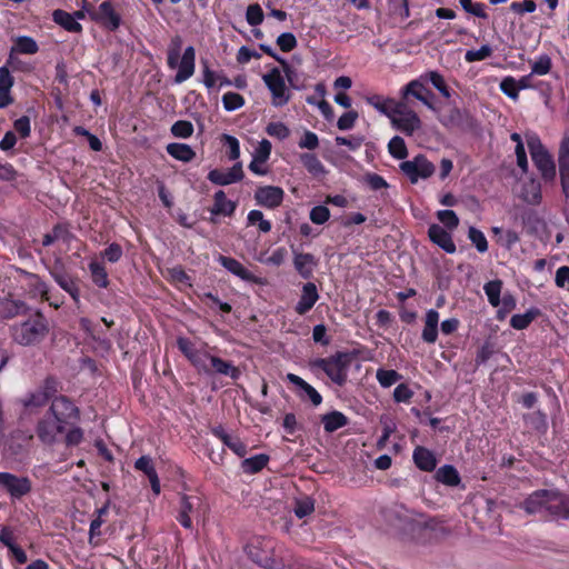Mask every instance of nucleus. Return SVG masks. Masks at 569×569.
<instances>
[{"mask_svg":"<svg viewBox=\"0 0 569 569\" xmlns=\"http://www.w3.org/2000/svg\"><path fill=\"white\" fill-rule=\"evenodd\" d=\"M10 330L14 342L29 347L43 341L50 331V327L44 315L37 310L27 320L13 325Z\"/></svg>","mask_w":569,"mask_h":569,"instance_id":"f257e3e1","label":"nucleus"},{"mask_svg":"<svg viewBox=\"0 0 569 569\" xmlns=\"http://www.w3.org/2000/svg\"><path fill=\"white\" fill-rule=\"evenodd\" d=\"M183 40L180 36H174L168 47L167 64L170 69H178L173 81L174 83H182L194 73L196 66V50L192 46L184 49L183 54L180 58Z\"/></svg>","mask_w":569,"mask_h":569,"instance_id":"f03ea898","label":"nucleus"},{"mask_svg":"<svg viewBox=\"0 0 569 569\" xmlns=\"http://www.w3.org/2000/svg\"><path fill=\"white\" fill-rule=\"evenodd\" d=\"M526 140L532 162L537 170L540 172L541 178L545 181H553L557 171L551 153L542 144L540 138L537 134H527Z\"/></svg>","mask_w":569,"mask_h":569,"instance_id":"7ed1b4c3","label":"nucleus"},{"mask_svg":"<svg viewBox=\"0 0 569 569\" xmlns=\"http://www.w3.org/2000/svg\"><path fill=\"white\" fill-rule=\"evenodd\" d=\"M350 362V357L346 352H336L328 358H317L310 361L312 369L322 370L332 382L338 386H343L347 381V370Z\"/></svg>","mask_w":569,"mask_h":569,"instance_id":"20e7f679","label":"nucleus"},{"mask_svg":"<svg viewBox=\"0 0 569 569\" xmlns=\"http://www.w3.org/2000/svg\"><path fill=\"white\" fill-rule=\"evenodd\" d=\"M262 79L271 92V102L274 107H282L288 103L290 92L286 87L284 79L279 68H272L262 76Z\"/></svg>","mask_w":569,"mask_h":569,"instance_id":"39448f33","label":"nucleus"},{"mask_svg":"<svg viewBox=\"0 0 569 569\" xmlns=\"http://www.w3.org/2000/svg\"><path fill=\"white\" fill-rule=\"evenodd\" d=\"M0 488L8 492L13 500H20L32 490L28 477H18L10 472H0Z\"/></svg>","mask_w":569,"mask_h":569,"instance_id":"423d86ee","label":"nucleus"},{"mask_svg":"<svg viewBox=\"0 0 569 569\" xmlns=\"http://www.w3.org/2000/svg\"><path fill=\"white\" fill-rule=\"evenodd\" d=\"M400 169L412 183H417L419 179H427L435 172V166L423 156L403 161Z\"/></svg>","mask_w":569,"mask_h":569,"instance_id":"0eeeda50","label":"nucleus"},{"mask_svg":"<svg viewBox=\"0 0 569 569\" xmlns=\"http://www.w3.org/2000/svg\"><path fill=\"white\" fill-rule=\"evenodd\" d=\"M91 20L101 24L109 31H116L121 24V16L114 10L110 1H103L98 9L90 11Z\"/></svg>","mask_w":569,"mask_h":569,"instance_id":"6e6552de","label":"nucleus"},{"mask_svg":"<svg viewBox=\"0 0 569 569\" xmlns=\"http://www.w3.org/2000/svg\"><path fill=\"white\" fill-rule=\"evenodd\" d=\"M545 518L549 520L569 519V498L549 490Z\"/></svg>","mask_w":569,"mask_h":569,"instance_id":"1a4fd4ad","label":"nucleus"},{"mask_svg":"<svg viewBox=\"0 0 569 569\" xmlns=\"http://www.w3.org/2000/svg\"><path fill=\"white\" fill-rule=\"evenodd\" d=\"M560 186L566 201H569V134L566 133L558 149Z\"/></svg>","mask_w":569,"mask_h":569,"instance_id":"9d476101","label":"nucleus"},{"mask_svg":"<svg viewBox=\"0 0 569 569\" xmlns=\"http://www.w3.org/2000/svg\"><path fill=\"white\" fill-rule=\"evenodd\" d=\"M271 142L262 139L251 153V173L257 176H267L270 172L268 160L271 154Z\"/></svg>","mask_w":569,"mask_h":569,"instance_id":"9b49d317","label":"nucleus"},{"mask_svg":"<svg viewBox=\"0 0 569 569\" xmlns=\"http://www.w3.org/2000/svg\"><path fill=\"white\" fill-rule=\"evenodd\" d=\"M50 276L58 283V286L68 292L74 303H80V289L78 286V279L69 274L63 266H54L49 270Z\"/></svg>","mask_w":569,"mask_h":569,"instance_id":"f8f14e48","label":"nucleus"},{"mask_svg":"<svg viewBox=\"0 0 569 569\" xmlns=\"http://www.w3.org/2000/svg\"><path fill=\"white\" fill-rule=\"evenodd\" d=\"M49 413L63 426L70 419L79 418V409L66 396L54 397Z\"/></svg>","mask_w":569,"mask_h":569,"instance_id":"ddd939ff","label":"nucleus"},{"mask_svg":"<svg viewBox=\"0 0 569 569\" xmlns=\"http://www.w3.org/2000/svg\"><path fill=\"white\" fill-rule=\"evenodd\" d=\"M207 178L217 186H228L241 181L244 178L242 163L236 162L229 169H212Z\"/></svg>","mask_w":569,"mask_h":569,"instance_id":"4468645a","label":"nucleus"},{"mask_svg":"<svg viewBox=\"0 0 569 569\" xmlns=\"http://www.w3.org/2000/svg\"><path fill=\"white\" fill-rule=\"evenodd\" d=\"M426 83L427 82L421 79V76L418 79L411 80L401 89L402 99L408 100L409 97H413L429 109H433V104L431 102L433 93L426 87Z\"/></svg>","mask_w":569,"mask_h":569,"instance_id":"2eb2a0df","label":"nucleus"},{"mask_svg":"<svg viewBox=\"0 0 569 569\" xmlns=\"http://www.w3.org/2000/svg\"><path fill=\"white\" fill-rule=\"evenodd\" d=\"M202 500L199 496H188L182 495L179 502V512L177 516V520L181 523V526L186 529L192 528L191 517L194 516Z\"/></svg>","mask_w":569,"mask_h":569,"instance_id":"dca6fc26","label":"nucleus"},{"mask_svg":"<svg viewBox=\"0 0 569 569\" xmlns=\"http://www.w3.org/2000/svg\"><path fill=\"white\" fill-rule=\"evenodd\" d=\"M283 190L276 186L259 187L254 192L257 204L273 209L281 204L283 200Z\"/></svg>","mask_w":569,"mask_h":569,"instance_id":"f3484780","label":"nucleus"},{"mask_svg":"<svg viewBox=\"0 0 569 569\" xmlns=\"http://www.w3.org/2000/svg\"><path fill=\"white\" fill-rule=\"evenodd\" d=\"M287 380L296 387L297 395L301 400L308 399L313 406H319L322 402L321 395L301 377L288 373Z\"/></svg>","mask_w":569,"mask_h":569,"instance_id":"a211bd4d","label":"nucleus"},{"mask_svg":"<svg viewBox=\"0 0 569 569\" xmlns=\"http://www.w3.org/2000/svg\"><path fill=\"white\" fill-rule=\"evenodd\" d=\"M64 426L57 419H41L36 428L38 438L43 442L51 445L56 441V437L63 432Z\"/></svg>","mask_w":569,"mask_h":569,"instance_id":"6ab92c4d","label":"nucleus"},{"mask_svg":"<svg viewBox=\"0 0 569 569\" xmlns=\"http://www.w3.org/2000/svg\"><path fill=\"white\" fill-rule=\"evenodd\" d=\"M429 239L447 253H455L457 248L451 237V231L432 223L428 229Z\"/></svg>","mask_w":569,"mask_h":569,"instance_id":"aec40b11","label":"nucleus"},{"mask_svg":"<svg viewBox=\"0 0 569 569\" xmlns=\"http://www.w3.org/2000/svg\"><path fill=\"white\" fill-rule=\"evenodd\" d=\"M317 266L318 259L312 253L293 250V267L301 278H312Z\"/></svg>","mask_w":569,"mask_h":569,"instance_id":"412c9836","label":"nucleus"},{"mask_svg":"<svg viewBox=\"0 0 569 569\" xmlns=\"http://www.w3.org/2000/svg\"><path fill=\"white\" fill-rule=\"evenodd\" d=\"M319 300L317 286L313 282H307L302 286L301 296L297 302L295 310L302 316L310 311Z\"/></svg>","mask_w":569,"mask_h":569,"instance_id":"4be33fe9","label":"nucleus"},{"mask_svg":"<svg viewBox=\"0 0 569 569\" xmlns=\"http://www.w3.org/2000/svg\"><path fill=\"white\" fill-rule=\"evenodd\" d=\"M30 307L22 300H14L11 298L0 299V319L8 320L20 315H27Z\"/></svg>","mask_w":569,"mask_h":569,"instance_id":"5701e85b","label":"nucleus"},{"mask_svg":"<svg viewBox=\"0 0 569 569\" xmlns=\"http://www.w3.org/2000/svg\"><path fill=\"white\" fill-rule=\"evenodd\" d=\"M548 492L549 490H538L531 493L523 502L526 512L545 518Z\"/></svg>","mask_w":569,"mask_h":569,"instance_id":"b1692460","label":"nucleus"},{"mask_svg":"<svg viewBox=\"0 0 569 569\" xmlns=\"http://www.w3.org/2000/svg\"><path fill=\"white\" fill-rule=\"evenodd\" d=\"M392 126L407 136L413 134L421 127V121L415 111H408L401 117L391 120Z\"/></svg>","mask_w":569,"mask_h":569,"instance_id":"393cba45","label":"nucleus"},{"mask_svg":"<svg viewBox=\"0 0 569 569\" xmlns=\"http://www.w3.org/2000/svg\"><path fill=\"white\" fill-rule=\"evenodd\" d=\"M439 312L435 309H429L425 317V327L422 329L421 338L427 343H435L438 338Z\"/></svg>","mask_w":569,"mask_h":569,"instance_id":"a878e982","label":"nucleus"},{"mask_svg":"<svg viewBox=\"0 0 569 569\" xmlns=\"http://www.w3.org/2000/svg\"><path fill=\"white\" fill-rule=\"evenodd\" d=\"M178 349L197 367L203 366L207 353H201L194 343L184 337L177 339Z\"/></svg>","mask_w":569,"mask_h":569,"instance_id":"bb28decb","label":"nucleus"},{"mask_svg":"<svg viewBox=\"0 0 569 569\" xmlns=\"http://www.w3.org/2000/svg\"><path fill=\"white\" fill-rule=\"evenodd\" d=\"M412 459L416 466L422 471H433L437 466V459L432 451L418 446L412 453Z\"/></svg>","mask_w":569,"mask_h":569,"instance_id":"cd10ccee","label":"nucleus"},{"mask_svg":"<svg viewBox=\"0 0 569 569\" xmlns=\"http://www.w3.org/2000/svg\"><path fill=\"white\" fill-rule=\"evenodd\" d=\"M53 21L69 32L80 33L82 26L74 20V17L61 9H57L52 12Z\"/></svg>","mask_w":569,"mask_h":569,"instance_id":"c85d7f7f","label":"nucleus"},{"mask_svg":"<svg viewBox=\"0 0 569 569\" xmlns=\"http://www.w3.org/2000/svg\"><path fill=\"white\" fill-rule=\"evenodd\" d=\"M202 76H203V84L211 89L213 88L217 82L219 83V87L230 86L231 81L222 73V72H214L212 71L207 61H202Z\"/></svg>","mask_w":569,"mask_h":569,"instance_id":"c756f323","label":"nucleus"},{"mask_svg":"<svg viewBox=\"0 0 569 569\" xmlns=\"http://www.w3.org/2000/svg\"><path fill=\"white\" fill-rule=\"evenodd\" d=\"M522 199L530 204H538L541 201V186L536 179L525 182L521 189Z\"/></svg>","mask_w":569,"mask_h":569,"instance_id":"7c9ffc66","label":"nucleus"},{"mask_svg":"<svg viewBox=\"0 0 569 569\" xmlns=\"http://www.w3.org/2000/svg\"><path fill=\"white\" fill-rule=\"evenodd\" d=\"M321 421L327 432H335L348 425V418L342 412L336 410L323 415Z\"/></svg>","mask_w":569,"mask_h":569,"instance_id":"2f4dec72","label":"nucleus"},{"mask_svg":"<svg viewBox=\"0 0 569 569\" xmlns=\"http://www.w3.org/2000/svg\"><path fill=\"white\" fill-rule=\"evenodd\" d=\"M437 481L449 486L456 487L460 483L461 479L457 469L451 465H445L436 471Z\"/></svg>","mask_w":569,"mask_h":569,"instance_id":"473e14b6","label":"nucleus"},{"mask_svg":"<svg viewBox=\"0 0 569 569\" xmlns=\"http://www.w3.org/2000/svg\"><path fill=\"white\" fill-rule=\"evenodd\" d=\"M167 152L174 159L182 162H190L196 157V152L192 148L184 143H169L167 146Z\"/></svg>","mask_w":569,"mask_h":569,"instance_id":"72a5a7b5","label":"nucleus"},{"mask_svg":"<svg viewBox=\"0 0 569 569\" xmlns=\"http://www.w3.org/2000/svg\"><path fill=\"white\" fill-rule=\"evenodd\" d=\"M26 284L31 297L36 298L40 296L43 300H49L48 284L37 273H33L31 277H29V280L26 281Z\"/></svg>","mask_w":569,"mask_h":569,"instance_id":"f704fd0d","label":"nucleus"},{"mask_svg":"<svg viewBox=\"0 0 569 569\" xmlns=\"http://www.w3.org/2000/svg\"><path fill=\"white\" fill-rule=\"evenodd\" d=\"M539 315V310L531 308L525 313L513 315L510 319V326L516 330H523L530 326V323Z\"/></svg>","mask_w":569,"mask_h":569,"instance_id":"c9c22d12","label":"nucleus"},{"mask_svg":"<svg viewBox=\"0 0 569 569\" xmlns=\"http://www.w3.org/2000/svg\"><path fill=\"white\" fill-rule=\"evenodd\" d=\"M218 261L221 263L222 267H224L229 272L233 273L234 276H238L243 280L249 279V272L247 271V269L234 258L220 254L218 257Z\"/></svg>","mask_w":569,"mask_h":569,"instance_id":"e433bc0d","label":"nucleus"},{"mask_svg":"<svg viewBox=\"0 0 569 569\" xmlns=\"http://www.w3.org/2000/svg\"><path fill=\"white\" fill-rule=\"evenodd\" d=\"M17 51L23 54H34L39 51L37 41L28 36L18 37L14 46L11 48V53Z\"/></svg>","mask_w":569,"mask_h":569,"instance_id":"4c0bfd02","label":"nucleus"},{"mask_svg":"<svg viewBox=\"0 0 569 569\" xmlns=\"http://www.w3.org/2000/svg\"><path fill=\"white\" fill-rule=\"evenodd\" d=\"M234 210V204L227 200L226 193L222 190H219L214 193V203L211 209L213 214H231Z\"/></svg>","mask_w":569,"mask_h":569,"instance_id":"58836bf2","label":"nucleus"},{"mask_svg":"<svg viewBox=\"0 0 569 569\" xmlns=\"http://www.w3.org/2000/svg\"><path fill=\"white\" fill-rule=\"evenodd\" d=\"M220 142L224 149V153L230 161L237 160L240 157V146L236 137L223 133L220 137Z\"/></svg>","mask_w":569,"mask_h":569,"instance_id":"ea45409f","label":"nucleus"},{"mask_svg":"<svg viewBox=\"0 0 569 569\" xmlns=\"http://www.w3.org/2000/svg\"><path fill=\"white\" fill-rule=\"evenodd\" d=\"M89 270L96 286L99 288H107L109 286L108 272L102 263L91 261L89 263Z\"/></svg>","mask_w":569,"mask_h":569,"instance_id":"a19ab883","label":"nucleus"},{"mask_svg":"<svg viewBox=\"0 0 569 569\" xmlns=\"http://www.w3.org/2000/svg\"><path fill=\"white\" fill-rule=\"evenodd\" d=\"M300 161L309 173L313 176H320L326 172L323 164L313 153H302Z\"/></svg>","mask_w":569,"mask_h":569,"instance_id":"79ce46f5","label":"nucleus"},{"mask_svg":"<svg viewBox=\"0 0 569 569\" xmlns=\"http://www.w3.org/2000/svg\"><path fill=\"white\" fill-rule=\"evenodd\" d=\"M206 360L210 361L211 368L218 372L226 376H231L234 378L237 376V368H234L230 362L224 361L223 359L214 356H208L206 357Z\"/></svg>","mask_w":569,"mask_h":569,"instance_id":"37998d69","label":"nucleus"},{"mask_svg":"<svg viewBox=\"0 0 569 569\" xmlns=\"http://www.w3.org/2000/svg\"><path fill=\"white\" fill-rule=\"evenodd\" d=\"M502 281L501 280H492L487 282L483 286L485 293L488 298L489 303L492 307L500 306V295H501Z\"/></svg>","mask_w":569,"mask_h":569,"instance_id":"c03bdc74","label":"nucleus"},{"mask_svg":"<svg viewBox=\"0 0 569 569\" xmlns=\"http://www.w3.org/2000/svg\"><path fill=\"white\" fill-rule=\"evenodd\" d=\"M376 378L382 388H389L400 381L402 376L393 369L387 370L380 368L376 372Z\"/></svg>","mask_w":569,"mask_h":569,"instance_id":"a18cd8bd","label":"nucleus"},{"mask_svg":"<svg viewBox=\"0 0 569 569\" xmlns=\"http://www.w3.org/2000/svg\"><path fill=\"white\" fill-rule=\"evenodd\" d=\"M552 68L551 58L547 53L539 54L531 63L532 76H546Z\"/></svg>","mask_w":569,"mask_h":569,"instance_id":"49530a36","label":"nucleus"},{"mask_svg":"<svg viewBox=\"0 0 569 569\" xmlns=\"http://www.w3.org/2000/svg\"><path fill=\"white\" fill-rule=\"evenodd\" d=\"M392 100L393 99H391V98H385L379 94H373V96L366 98V101L370 106H372L377 111L387 116L388 118H389V113L391 111Z\"/></svg>","mask_w":569,"mask_h":569,"instance_id":"de8ad7c7","label":"nucleus"},{"mask_svg":"<svg viewBox=\"0 0 569 569\" xmlns=\"http://www.w3.org/2000/svg\"><path fill=\"white\" fill-rule=\"evenodd\" d=\"M437 219L443 224V228L453 231L459 226V218L453 210L446 209L437 211Z\"/></svg>","mask_w":569,"mask_h":569,"instance_id":"09e8293b","label":"nucleus"},{"mask_svg":"<svg viewBox=\"0 0 569 569\" xmlns=\"http://www.w3.org/2000/svg\"><path fill=\"white\" fill-rule=\"evenodd\" d=\"M468 239L476 247L478 252L485 253L488 250V241L485 233L476 227H470L468 230Z\"/></svg>","mask_w":569,"mask_h":569,"instance_id":"8fccbe9b","label":"nucleus"},{"mask_svg":"<svg viewBox=\"0 0 569 569\" xmlns=\"http://www.w3.org/2000/svg\"><path fill=\"white\" fill-rule=\"evenodd\" d=\"M462 9L480 19H488V14L486 12V6L481 2H473L472 0H459Z\"/></svg>","mask_w":569,"mask_h":569,"instance_id":"3c124183","label":"nucleus"},{"mask_svg":"<svg viewBox=\"0 0 569 569\" xmlns=\"http://www.w3.org/2000/svg\"><path fill=\"white\" fill-rule=\"evenodd\" d=\"M500 90L502 91L503 94H506L507 97H509L510 99L512 100H517L518 97H519V86H518V82H517V79H515L513 77H505L501 82H500Z\"/></svg>","mask_w":569,"mask_h":569,"instance_id":"603ef678","label":"nucleus"},{"mask_svg":"<svg viewBox=\"0 0 569 569\" xmlns=\"http://www.w3.org/2000/svg\"><path fill=\"white\" fill-rule=\"evenodd\" d=\"M266 132L278 140H284L290 136V129L281 121L269 122Z\"/></svg>","mask_w":569,"mask_h":569,"instance_id":"864d4df0","label":"nucleus"},{"mask_svg":"<svg viewBox=\"0 0 569 569\" xmlns=\"http://www.w3.org/2000/svg\"><path fill=\"white\" fill-rule=\"evenodd\" d=\"M388 149L390 154L396 159H405L408 154L405 140L399 136L393 137L389 141Z\"/></svg>","mask_w":569,"mask_h":569,"instance_id":"5fc2aeb1","label":"nucleus"},{"mask_svg":"<svg viewBox=\"0 0 569 569\" xmlns=\"http://www.w3.org/2000/svg\"><path fill=\"white\" fill-rule=\"evenodd\" d=\"M492 54V48L489 44H483L479 49L468 50L465 54V60L469 63L482 61Z\"/></svg>","mask_w":569,"mask_h":569,"instance_id":"6e6d98bb","label":"nucleus"},{"mask_svg":"<svg viewBox=\"0 0 569 569\" xmlns=\"http://www.w3.org/2000/svg\"><path fill=\"white\" fill-rule=\"evenodd\" d=\"M222 104L227 111H234L244 104V98L237 92H227L222 96Z\"/></svg>","mask_w":569,"mask_h":569,"instance_id":"4d7b16f0","label":"nucleus"},{"mask_svg":"<svg viewBox=\"0 0 569 569\" xmlns=\"http://www.w3.org/2000/svg\"><path fill=\"white\" fill-rule=\"evenodd\" d=\"M49 400L39 390L28 393L21 399V405L24 408H40L43 407Z\"/></svg>","mask_w":569,"mask_h":569,"instance_id":"13d9d810","label":"nucleus"},{"mask_svg":"<svg viewBox=\"0 0 569 569\" xmlns=\"http://www.w3.org/2000/svg\"><path fill=\"white\" fill-rule=\"evenodd\" d=\"M171 133L177 138H189L193 133V126L190 121L178 120L172 124Z\"/></svg>","mask_w":569,"mask_h":569,"instance_id":"bf43d9fd","label":"nucleus"},{"mask_svg":"<svg viewBox=\"0 0 569 569\" xmlns=\"http://www.w3.org/2000/svg\"><path fill=\"white\" fill-rule=\"evenodd\" d=\"M315 510V502L310 497H306L296 501L295 515L302 519Z\"/></svg>","mask_w":569,"mask_h":569,"instance_id":"052dcab7","label":"nucleus"},{"mask_svg":"<svg viewBox=\"0 0 569 569\" xmlns=\"http://www.w3.org/2000/svg\"><path fill=\"white\" fill-rule=\"evenodd\" d=\"M38 390L50 400L59 391V381L53 377H47Z\"/></svg>","mask_w":569,"mask_h":569,"instance_id":"680f3d73","label":"nucleus"},{"mask_svg":"<svg viewBox=\"0 0 569 569\" xmlns=\"http://www.w3.org/2000/svg\"><path fill=\"white\" fill-rule=\"evenodd\" d=\"M310 220L316 224H323L330 218V211L325 206L313 207L310 211Z\"/></svg>","mask_w":569,"mask_h":569,"instance_id":"e2e57ef3","label":"nucleus"},{"mask_svg":"<svg viewBox=\"0 0 569 569\" xmlns=\"http://www.w3.org/2000/svg\"><path fill=\"white\" fill-rule=\"evenodd\" d=\"M277 44L282 51L289 52L296 48L297 39L291 32H283L280 36H278Z\"/></svg>","mask_w":569,"mask_h":569,"instance_id":"0e129e2a","label":"nucleus"},{"mask_svg":"<svg viewBox=\"0 0 569 569\" xmlns=\"http://www.w3.org/2000/svg\"><path fill=\"white\" fill-rule=\"evenodd\" d=\"M358 119V112L355 110H350L345 112L337 122V127L340 130H350L355 127V123Z\"/></svg>","mask_w":569,"mask_h":569,"instance_id":"69168bd1","label":"nucleus"},{"mask_svg":"<svg viewBox=\"0 0 569 569\" xmlns=\"http://www.w3.org/2000/svg\"><path fill=\"white\" fill-rule=\"evenodd\" d=\"M299 148L315 150L319 147V138L312 131H305L302 138L298 142Z\"/></svg>","mask_w":569,"mask_h":569,"instance_id":"338daca9","label":"nucleus"},{"mask_svg":"<svg viewBox=\"0 0 569 569\" xmlns=\"http://www.w3.org/2000/svg\"><path fill=\"white\" fill-rule=\"evenodd\" d=\"M556 286L569 290V267L561 266L556 271L555 277Z\"/></svg>","mask_w":569,"mask_h":569,"instance_id":"774afa93","label":"nucleus"}]
</instances>
